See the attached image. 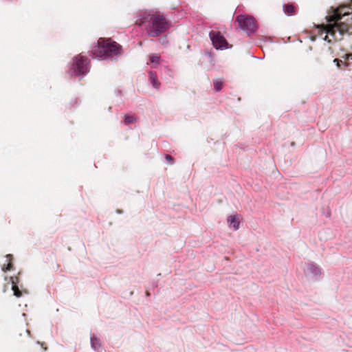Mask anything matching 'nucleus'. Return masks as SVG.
I'll list each match as a JSON object with an SVG mask.
<instances>
[{"label": "nucleus", "instance_id": "nucleus-1", "mask_svg": "<svg viewBox=\"0 0 352 352\" xmlns=\"http://www.w3.org/2000/svg\"><path fill=\"white\" fill-rule=\"evenodd\" d=\"M326 19L327 24H322V28L327 34L336 38L337 32L342 35L352 26V9L347 6H340L333 10Z\"/></svg>", "mask_w": 352, "mask_h": 352}, {"label": "nucleus", "instance_id": "nucleus-2", "mask_svg": "<svg viewBox=\"0 0 352 352\" xmlns=\"http://www.w3.org/2000/svg\"><path fill=\"white\" fill-rule=\"evenodd\" d=\"M142 23L145 24L146 31L151 37L159 36L169 28L166 18L158 12L145 16Z\"/></svg>", "mask_w": 352, "mask_h": 352}, {"label": "nucleus", "instance_id": "nucleus-3", "mask_svg": "<svg viewBox=\"0 0 352 352\" xmlns=\"http://www.w3.org/2000/svg\"><path fill=\"white\" fill-rule=\"evenodd\" d=\"M121 46L111 38H100L92 49L94 56L107 59L120 54Z\"/></svg>", "mask_w": 352, "mask_h": 352}, {"label": "nucleus", "instance_id": "nucleus-4", "mask_svg": "<svg viewBox=\"0 0 352 352\" xmlns=\"http://www.w3.org/2000/svg\"><path fill=\"white\" fill-rule=\"evenodd\" d=\"M239 25L247 33L254 32L256 30V21L254 17L245 15H239L236 18Z\"/></svg>", "mask_w": 352, "mask_h": 352}, {"label": "nucleus", "instance_id": "nucleus-5", "mask_svg": "<svg viewBox=\"0 0 352 352\" xmlns=\"http://www.w3.org/2000/svg\"><path fill=\"white\" fill-rule=\"evenodd\" d=\"M72 69L76 75L85 74L89 71V60L86 57L77 56L72 64Z\"/></svg>", "mask_w": 352, "mask_h": 352}, {"label": "nucleus", "instance_id": "nucleus-6", "mask_svg": "<svg viewBox=\"0 0 352 352\" xmlns=\"http://www.w3.org/2000/svg\"><path fill=\"white\" fill-rule=\"evenodd\" d=\"M210 38L212 42L213 46L216 49L226 48L228 43L224 36L219 32L211 31Z\"/></svg>", "mask_w": 352, "mask_h": 352}, {"label": "nucleus", "instance_id": "nucleus-7", "mask_svg": "<svg viewBox=\"0 0 352 352\" xmlns=\"http://www.w3.org/2000/svg\"><path fill=\"white\" fill-rule=\"evenodd\" d=\"M305 273L306 275L309 277L318 276L321 274L320 268L312 264H309L307 266Z\"/></svg>", "mask_w": 352, "mask_h": 352}, {"label": "nucleus", "instance_id": "nucleus-8", "mask_svg": "<svg viewBox=\"0 0 352 352\" xmlns=\"http://www.w3.org/2000/svg\"><path fill=\"white\" fill-rule=\"evenodd\" d=\"M6 259L7 264H3L2 266V270L4 272L12 270L14 269V265L12 264L13 256L10 254H8L6 256Z\"/></svg>", "mask_w": 352, "mask_h": 352}, {"label": "nucleus", "instance_id": "nucleus-9", "mask_svg": "<svg viewBox=\"0 0 352 352\" xmlns=\"http://www.w3.org/2000/svg\"><path fill=\"white\" fill-rule=\"evenodd\" d=\"M149 80L154 88H155L156 89H160L161 83L158 80V78H157V74L155 72H149Z\"/></svg>", "mask_w": 352, "mask_h": 352}, {"label": "nucleus", "instance_id": "nucleus-10", "mask_svg": "<svg viewBox=\"0 0 352 352\" xmlns=\"http://www.w3.org/2000/svg\"><path fill=\"white\" fill-rule=\"evenodd\" d=\"M284 12L289 16H293L296 13V7L292 4H285L283 6Z\"/></svg>", "mask_w": 352, "mask_h": 352}, {"label": "nucleus", "instance_id": "nucleus-11", "mask_svg": "<svg viewBox=\"0 0 352 352\" xmlns=\"http://www.w3.org/2000/svg\"><path fill=\"white\" fill-rule=\"evenodd\" d=\"M228 223L235 230H237L239 227V219L236 216H230L228 219Z\"/></svg>", "mask_w": 352, "mask_h": 352}, {"label": "nucleus", "instance_id": "nucleus-12", "mask_svg": "<svg viewBox=\"0 0 352 352\" xmlns=\"http://www.w3.org/2000/svg\"><path fill=\"white\" fill-rule=\"evenodd\" d=\"M91 347L96 351H99L100 348H101V342H100V340L96 338V337H92L91 338Z\"/></svg>", "mask_w": 352, "mask_h": 352}, {"label": "nucleus", "instance_id": "nucleus-13", "mask_svg": "<svg viewBox=\"0 0 352 352\" xmlns=\"http://www.w3.org/2000/svg\"><path fill=\"white\" fill-rule=\"evenodd\" d=\"M214 87L217 91L221 90L223 87V81L220 79H216L214 80Z\"/></svg>", "mask_w": 352, "mask_h": 352}, {"label": "nucleus", "instance_id": "nucleus-14", "mask_svg": "<svg viewBox=\"0 0 352 352\" xmlns=\"http://www.w3.org/2000/svg\"><path fill=\"white\" fill-rule=\"evenodd\" d=\"M135 121V118L133 116L124 115V123L126 124H132Z\"/></svg>", "mask_w": 352, "mask_h": 352}, {"label": "nucleus", "instance_id": "nucleus-15", "mask_svg": "<svg viewBox=\"0 0 352 352\" xmlns=\"http://www.w3.org/2000/svg\"><path fill=\"white\" fill-rule=\"evenodd\" d=\"M12 289L14 292V295L16 297L20 298L22 296V292L19 290V289L16 285L14 284V285H12Z\"/></svg>", "mask_w": 352, "mask_h": 352}, {"label": "nucleus", "instance_id": "nucleus-16", "mask_svg": "<svg viewBox=\"0 0 352 352\" xmlns=\"http://www.w3.org/2000/svg\"><path fill=\"white\" fill-rule=\"evenodd\" d=\"M160 58V56L156 55V54H152L151 56H150V60L152 63L158 64Z\"/></svg>", "mask_w": 352, "mask_h": 352}, {"label": "nucleus", "instance_id": "nucleus-17", "mask_svg": "<svg viewBox=\"0 0 352 352\" xmlns=\"http://www.w3.org/2000/svg\"><path fill=\"white\" fill-rule=\"evenodd\" d=\"M165 159H166V160L168 163H170V164H173V163L174 159H173V157L170 155H168V154L166 155H165Z\"/></svg>", "mask_w": 352, "mask_h": 352}, {"label": "nucleus", "instance_id": "nucleus-18", "mask_svg": "<svg viewBox=\"0 0 352 352\" xmlns=\"http://www.w3.org/2000/svg\"><path fill=\"white\" fill-rule=\"evenodd\" d=\"M10 280L12 285H14V284L17 285V283L19 282V278L17 276H12L10 277Z\"/></svg>", "mask_w": 352, "mask_h": 352}, {"label": "nucleus", "instance_id": "nucleus-19", "mask_svg": "<svg viewBox=\"0 0 352 352\" xmlns=\"http://www.w3.org/2000/svg\"><path fill=\"white\" fill-rule=\"evenodd\" d=\"M37 344H40L44 351L47 350V348L45 342H37Z\"/></svg>", "mask_w": 352, "mask_h": 352}, {"label": "nucleus", "instance_id": "nucleus-20", "mask_svg": "<svg viewBox=\"0 0 352 352\" xmlns=\"http://www.w3.org/2000/svg\"><path fill=\"white\" fill-rule=\"evenodd\" d=\"M333 62L336 63H337V66L339 67L340 65V63H342V60H340L338 58H335Z\"/></svg>", "mask_w": 352, "mask_h": 352}, {"label": "nucleus", "instance_id": "nucleus-21", "mask_svg": "<svg viewBox=\"0 0 352 352\" xmlns=\"http://www.w3.org/2000/svg\"><path fill=\"white\" fill-rule=\"evenodd\" d=\"M327 38H328V36H325L324 39H325V40H327Z\"/></svg>", "mask_w": 352, "mask_h": 352}, {"label": "nucleus", "instance_id": "nucleus-22", "mask_svg": "<svg viewBox=\"0 0 352 352\" xmlns=\"http://www.w3.org/2000/svg\"><path fill=\"white\" fill-rule=\"evenodd\" d=\"M26 332L29 334L30 333V331L29 330H26Z\"/></svg>", "mask_w": 352, "mask_h": 352}, {"label": "nucleus", "instance_id": "nucleus-23", "mask_svg": "<svg viewBox=\"0 0 352 352\" xmlns=\"http://www.w3.org/2000/svg\"><path fill=\"white\" fill-rule=\"evenodd\" d=\"M146 295H147V296H149V295H150V294L147 292H146Z\"/></svg>", "mask_w": 352, "mask_h": 352}]
</instances>
